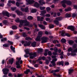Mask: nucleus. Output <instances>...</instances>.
<instances>
[{
    "instance_id": "nucleus-1",
    "label": "nucleus",
    "mask_w": 77,
    "mask_h": 77,
    "mask_svg": "<svg viewBox=\"0 0 77 77\" xmlns=\"http://www.w3.org/2000/svg\"><path fill=\"white\" fill-rule=\"evenodd\" d=\"M25 52H26V54H28L29 55H30V58L31 59H33L34 57H36V53H29V50L28 49H26L25 50Z\"/></svg>"
},
{
    "instance_id": "nucleus-2",
    "label": "nucleus",
    "mask_w": 77,
    "mask_h": 77,
    "mask_svg": "<svg viewBox=\"0 0 77 77\" xmlns=\"http://www.w3.org/2000/svg\"><path fill=\"white\" fill-rule=\"evenodd\" d=\"M25 23H26L25 25V26H29V22H27V20H21L20 21V24H21V25H23V24H24Z\"/></svg>"
},
{
    "instance_id": "nucleus-3",
    "label": "nucleus",
    "mask_w": 77,
    "mask_h": 77,
    "mask_svg": "<svg viewBox=\"0 0 77 77\" xmlns=\"http://www.w3.org/2000/svg\"><path fill=\"white\" fill-rule=\"evenodd\" d=\"M48 38L46 37H42L41 38V43L42 44L43 43H45L47 42Z\"/></svg>"
},
{
    "instance_id": "nucleus-4",
    "label": "nucleus",
    "mask_w": 77,
    "mask_h": 77,
    "mask_svg": "<svg viewBox=\"0 0 77 77\" xmlns=\"http://www.w3.org/2000/svg\"><path fill=\"white\" fill-rule=\"evenodd\" d=\"M2 71L4 74H5L6 75H7V74H8V72L9 71V69L7 68L3 69H2Z\"/></svg>"
},
{
    "instance_id": "nucleus-5",
    "label": "nucleus",
    "mask_w": 77,
    "mask_h": 77,
    "mask_svg": "<svg viewBox=\"0 0 77 77\" xmlns=\"http://www.w3.org/2000/svg\"><path fill=\"white\" fill-rule=\"evenodd\" d=\"M61 35L62 36H68L69 37L70 36V35L68 33L65 34V33L64 31H63L62 32Z\"/></svg>"
},
{
    "instance_id": "nucleus-6",
    "label": "nucleus",
    "mask_w": 77,
    "mask_h": 77,
    "mask_svg": "<svg viewBox=\"0 0 77 77\" xmlns=\"http://www.w3.org/2000/svg\"><path fill=\"white\" fill-rule=\"evenodd\" d=\"M2 14L4 15H6L7 17H9V15H10V14H9L8 11H5L3 12Z\"/></svg>"
},
{
    "instance_id": "nucleus-7",
    "label": "nucleus",
    "mask_w": 77,
    "mask_h": 77,
    "mask_svg": "<svg viewBox=\"0 0 77 77\" xmlns=\"http://www.w3.org/2000/svg\"><path fill=\"white\" fill-rule=\"evenodd\" d=\"M26 2H28L29 5H31L35 2V1L33 0H26Z\"/></svg>"
},
{
    "instance_id": "nucleus-8",
    "label": "nucleus",
    "mask_w": 77,
    "mask_h": 77,
    "mask_svg": "<svg viewBox=\"0 0 77 77\" xmlns=\"http://www.w3.org/2000/svg\"><path fill=\"white\" fill-rule=\"evenodd\" d=\"M77 48H76L73 50L72 51H71L72 54H72L73 56H74L75 55V54H74V53H77Z\"/></svg>"
},
{
    "instance_id": "nucleus-9",
    "label": "nucleus",
    "mask_w": 77,
    "mask_h": 77,
    "mask_svg": "<svg viewBox=\"0 0 77 77\" xmlns=\"http://www.w3.org/2000/svg\"><path fill=\"white\" fill-rule=\"evenodd\" d=\"M67 29L72 30V31H74V27L72 26H69L67 27Z\"/></svg>"
},
{
    "instance_id": "nucleus-10",
    "label": "nucleus",
    "mask_w": 77,
    "mask_h": 77,
    "mask_svg": "<svg viewBox=\"0 0 77 77\" xmlns=\"http://www.w3.org/2000/svg\"><path fill=\"white\" fill-rule=\"evenodd\" d=\"M30 42L26 41L25 44H24V46L25 47H27V46H30Z\"/></svg>"
},
{
    "instance_id": "nucleus-11",
    "label": "nucleus",
    "mask_w": 77,
    "mask_h": 77,
    "mask_svg": "<svg viewBox=\"0 0 77 77\" xmlns=\"http://www.w3.org/2000/svg\"><path fill=\"white\" fill-rule=\"evenodd\" d=\"M54 22L56 24V25H57V26H59V21L57 20L56 19V20H55L54 21Z\"/></svg>"
},
{
    "instance_id": "nucleus-12",
    "label": "nucleus",
    "mask_w": 77,
    "mask_h": 77,
    "mask_svg": "<svg viewBox=\"0 0 77 77\" xmlns=\"http://www.w3.org/2000/svg\"><path fill=\"white\" fill-rule=\"evenodd\" d=\"M16 12L17 13V15H23V13L21 11H19L18 10H16Z\"/></svg>"
},
{
    "instance_id": "nucleus-13",
    "label": "nucleus",
    "mask_w": 77,
    "mask_h": 77,
    "mask_svg": "<svg viewBox=\"0 0 77 77\" xmlns=\"http://www.w3.org/2000/svg\"><path fill=\"white\" fill-rule=\"evenodd\" d=\"M16 59L17 60H18V61H17V62H16V64L17 65H18V64L19 63H20V60H21V57H20V58H18V57H17L16 58Z\"/></svg>"
},
{
    "instance_id": "nucleus-14",
    "label": "nucleus",
    "mask_w": 77,
    "mask_h": 77,
    "mask_svg": "<svg viewBox=\"0 0 77 77\" xmlns=\"http://www.w3.org/2000/svg\"><path fill=\"white\" fill-rule=\"evenodd\" d=\"M57 65H62V66H63V61H61V62H59L57 63Z\"/></svg>"
},
{
    "instance_id": "nucleus-15",
    "label": "nucleus",
    "mask_w": 77,
    "mask_h": 77,
    "mask_svg": "<svg viewBox=\"0 0 77 77\" xmlns=\"http://www.w3.org/2000/svg\"><path fill=\"white\" fill-rule=\"evenodd\" d=\"M38 25L39 27H41V29H45V27L42 24H38Z\"/></svg>"
},
{
    "instance_id": "nucleus-16",
    "label": "nucleus",
    "mask_w": 77,
    "mask_h": 77,
    "mask_svg": "<svg viewBox=\"0 0 77 77\" xmlns=\"http://www.w3.org/2000/svg\"><path fill=\"white\" fill-rule=\"evenodd\" d=\"M34 6H35V7H36V8H39V5L38 4V3L37 2H35V3Z\"/></svg>"
},
{
    "instance_id": "nucleus-17",
    "label": "nucleus",
    "mask_w": 77,
    "mask_h": 77,
    "mask_svg": "<svg viewBox=\"0 0 77 77\" xmlns=\"http://www.w3.org/2000/svg\"><path fill=\"white\" fill-rule=\"evenodd\" d=\"M41 37L40 36H38L37 38H35V40L36 41H41V39L40 38Z\"/></svg>"
},
{
    "instance_id": "nucleus-18",
    "label": "nucleus",
    "mask_w": 77,
    "mask_h": 77,
    "mask_svg": "<svg viewBox=\"0 0 77 77\" xmlns=\"http://www.w3.org/2000/svg\"><path fill=\"white\" fill-rule=\"evenodd\" d=\"M73 71L74 70L72 69H69V74H72Z\"/></svg>"
},
{
    "instance_id": "nucleus-19",
    "label": "nucleus",
    "mask_w": 77,
    "mask_h": 77,
    "mask_svg": "<svg viewBox=\"0 0 77 77\" xmlns=\"http://www.w3.org/2000/svg\"><path fill=\"white\" fill-rule=\"evenodd\" d=\"M43 51V50L42 48H39L38 49V53H41Z\"/></svg>"
},
{
    "instance_id": "nucleus-20",
    "label": "nucleus",
    "mask_w": 77,
    "mask_h": 77,
    "mask_svg": "<svg viewBox=\"0 0 77 77\" xmlns=\"http://www.w3.org/2000/svg\"><path fill=\"white\" fill-rule=\"evenodd\" d=\"M13 62H14V58H12L11 60H10L9 61V63H11V65L12 64Z\"/></svg>"
},
{
    "instance_id": "nucleus-21",
    "label": "nucleus",
    "mask_w": 77,
    "mask_h": 77,
    "mask_svg": "<svg viewBox=\"0 0 77 77\" xmlns=\"http://www.w3.org/2000/svg\"><path fill=\"white\" fill-rule=\"evenodd\" d=\"M36 43L35 42H32L31 44V45H32V47H35V46H36Z\"/></svg>"
},
{
    "instance_id": "nucleus-22",
    "label": "nucleus",
    "mask_w": 77,
    "mask_h": 77,
    "mask_svg": "<svg viewBox=\"0 0 77 77\" xmlns=\"http://www.w3.org/2000/svg\"><path fill=\"white\" fill-rule=\"evenodd\" d=\"M66 18H69V17H71V14H66Z\"/></svg>"
},
{
    "instance_id": "nucleus-23",
    "label": "nucleus",
    "mask_w": 77,
    "mask_h": 77,
    "mask_svg": "<svg viewBox=\"0 0 77 77\" xmlns=\"http://www.w3.org/2000/svg\"><path fill=\"white\" fill-rule=\"evenodd\" d=\"M66 4L68 5H71L72 2L70 1H67Z\"/></svg>"
},
{
    "instance_id": "nucleus-24",
    "label": "nucleus",
    "mask_w": 77,
    "mask_h": 77,
    "mask_svg": "<svg viewBox=\"0 0 77 77\" xmlns=\"http://www.w3.org/2000/svg\"><path fill=\"white\" fill-rule=\"evenodd\" d=\"M74 42L73 40H69V43L70 45H72L73 44H74Z\"/></svg>"
},
{
    "instance_id": "nucleus-25",
    "label": "nucleus",
    "mask_w": 77,
    "mask_h": 77,
    "mask_svg": "<svg viewBox=\"0 0 77 77\" xmlns=\"http://www.w3.org/2000/svg\"><path fill=\"white\" fill-rule=\"evenodd\" d=\"M3 23L4 24L6 25L7 24H8L9 23L8 22V21L7 20H4L3 21Z\"/></svg>"
},
{
    "instance_id": "nucleus-26",
    "label": "nucleus",
    "mask_w": 77,
    "mask_h": 77,
    "mask_svg": "<svg viewBox=\"0 0 77 77\" xmlns=\"http://www.w3.org/2000/svg\"><path fill=\"white\" fill-rule=\"evenodd\" d=\"M30 69H28L26 71L24 72L26 74H28V72H30Z\"/></svg>"
},
{
    "instance_id": "nucleus-27",
    "label": "nucleus",
    "mask_w": 77,
    "mask_h": 77,
    "mask_svg": "<svg viewBox=\"0 0 77 77\" xmlns=\"http://www.w3.org/2000/svg\"><path fill=\"white\" fill-rule=\"evenodd\" d=\"M27 19L29 20H32L33 19V17L31 16H28L27 17Z\"/></svg>"
},
{
    "instance_id": "nucleus-28",
    "label": "nucleus",
    "mask_w": 77,
    "mask_h": 77,
    "mask_svg": "<svg viewBox=\"0 0 77 77\" xmlns=\"http://www.w3.org/2000/svg\"><path fill=\"white\" fill-rule=\"evenodd\" d=\"M67 1L66 0H64L61 2V3L62 4H65V3H67Z\"/></svg>"
},
{
    "instance_id": "nucleus-29",
    "label": "nucleus",
    "mask_w": 77,
    "mask_h": 77,
    "mask_svg": "<svg viewBox=\"0 0 77 77\" xmlns=\"http://www.w3.org/2000/svg\"><path fill=\"white\" fill-rule=\"evenodd\" d=\"M38 36L40 37H42V32L40 31L38 32Z\"/></svg>"
},
{
    "instance_id": "nucleus-30",
    "label": "nucleus",
    "mask_w": 77,
    "mask_h": 77,
    "mask_svg": "<svg viewBox=\"0 0 77 77\" xmlns=\"http://www.w3.org/2000/svg\"><path fill=\"white\" fill-rule=\"evenodd\" d=\"M54 25L53 24H51L49 25V28L50 29H52V28H54Z\"/></svg>"
},
{
    "instance_id": "nucleus-31",
    "label": "nucleus",
    "mask_w": 77,
    "mask_h": 77,
    "mask_svg": "<svg viewBox=\"0 0 77 77\" xmlns=\"http://www.w3.org/2000/svg\"><path fill=\"white\" fill-rule=\"evenodd\" d=\"M36 11H37V9H33L31 11V12H32V13H35L36 12Z\"/></svg>"
},
{
    "instance_id": "nucleus-32",
    "label": "nucleus",
    "mask_w": 77,
    "mask_h": 77,
    "mask_svg": "<svg viewBox=\"0 0 77 77\" xmlns=\"http://www.w3.org/2000/svg\"><path fill=\"white\" fill-rule=\"evenodd\" d=\"M25 39L26 40H32V38H31L28 37H26L25 38Z\"/></svg>"
},
{
    "instance_id": "nucleus-33",
    "label": "nucleus",
    "mask_w": 77,
    "mask_h": 77,
    "mask_svg": "<svg viewBox=\"0 0 77 77\" xmlns=\"http://www.w3.org/2000/svg\"><path fill=\"white\" fill-rule=\"evenodd\" d=\"M56 20H57L58 21H60V20H62V17H58L56 18Z\"/></svg>"
},
{
    "instance_id": "nucleus-34",
    "label": "nucleus",
    "mask_w": 77,
    "mask_h": 77,
    "mask_svg": "<svg viewBox=\"0 0 77 77\" xmlns=\"http://www.w3.org/2000/svg\"><path fill=\"white\" fill-rule=\"evenodd\" d=\"M51 63H52V65L53 66H54L56 65V62L51 61Z\"/></svg>"
},
{
    "instance_id": "nucleus-35",
    "label": "nucleus",
    "mask_w": 77,
    "mask_h": 77,
    "mask_svg": "<svg viewBox=\"0 0 77 77\" xmlns=\"http://www.w3.org/2000/svg\"><path fill=\"white\" fill-rule=\"evenodd\" d=\"M1 41L2 42H4V41H7V38H3L2 39H1Z\"/></svg>"
},
{
    "instance_id": "nucleus-36",
    "label": "nucleus",
    "mask_w": 77,
    "mask_h": 77,
    "mask_svg": "<svg viewBox=\"0 0 77 77\" xmlns=\"http://www.w3.org/2000/svg\"><path fill=\"white\" fill-rule=\"evenodd\" d=\"M16 65H17L16 66L17 68H20L21 66L20 65V63H19L18 64H17V63H16Z\"/></svg>"
},
{
    "instance_id": "nucleus-37",
    "label": "nucleus",
    "mask_w": 77,
    "mask_h": 77,
    "mask_svg": "<svg viewBox=\"0 0 77 77\" xmlns=\"http://www.w3.org/2000/svg\"><path fill=\"white\" fill-rule=\"evenodd\" d=\"M77 16V14L75 13H73L72 14V17L73 18H75V17Z\"/></svg>"
},
{
    "instance_id": "nucleus-38",
    "label": "nucleus",
    "mask_w": 77,
    "mask_h": 77,
    "mask_svg": "<svg viewBox=\"0 0 77 77\" xmlns=\"http://www.w3.org/2000/svg\"><path fill=\"white\" fill-rule=\"evenodd\" d=\"M3 47H9V44H4L3 45Z\"/></svg>"
},
{
    "instance_id": "nucleus-39",
    "label": "nucleus",
    "mask_w": 77,
    "mask_h": 77,
    "mask_svg": "<svg viewBox=\"0 0 77 77\" xmlns=\"http://www.w3.org/2000/svg\"><path fill=\"white\" fill-rule=\"evenodd\" d=\"M61 41L62 42L65 43V42H66V40L64 38H63L61 40Z\"/></svg>"
},
{
    "instance_id": "nucleus-40",
    "label": "nucleus",
    "mask_w": 77,
    "mask_h": 77,
    "mask_svg": "<svg viewBox=\"0 0 77 77\" xmlns=\"http://www.w3.org/2000/svg\"><path fill=\"white\" fill-rule=\"evenodd\" d=\"M39 8L41 10H44L45 9V7H40Z\"/></svg>"
},
{
    "instance_id": "nucleus-41",
    "label": "nucleus",
    "mask_w": 77,
    "mask_h": 77,
    "mask_svg": "<svg viewBox=\"0 0 77 77\" xmlns=\"http://www.w3.org/2000/svg\"><path fill=\"white\" fill-rule=\"evenodd\" d=\"M24 11L25 12H28L29 11V8H28V7L26 8L25 9Z\"/></svg>"
},
{
    "instance_id": "nucleus-42",
    "label": "nucleus",
    "mask_w": 77,
    "mask_h": 77,
    "mask_svg": "<svg viewBox=\"0 0 77 77\" xmlns=\"http://www.w3.org/2000/svg\"><path fill=\"white\" fill-rule=\"evenodd\" d=\"M51 8L50 7H48L46 8V10L47 11V12H48L50 11Z\"/></svg>"
},
{
    "instance_id": "nucleus-43",
    "label": "nucleus",
    "mask_w": 77,
    "mask_h": 77,
    "mask_svg": "<svg viewBox=\"0 0 77 77\" xmlns=\"http://www.w3.org/2000/svg\"><path fill=\"white\" fill-rule=\"evenodd\" d=\"M72 50H73L72 48L71 47H70L68 50V51L69 52V51H72Z\"/></svg>"
},
{
    "instance_id": "nucleus-44",
    "label": "nucleus",
    "mask_w": 77,
    "mask_h": 77,
    "mask_svg": "<svg viewBox=\"0 0 77 77\" xmlns=\"http://www.w3.org/2000/svg\"><path fill=\"white\" fill-rule=\"evenodd\" d=\"M12 29H17V27L16 26H12Z\"/></svg>"
},
{
    "instance_id": "nucleus-45",
    "label": "nucleus",
    "mask_w": 77,
    "mask_h": 77,
    "mask_svg": "<svg viewBox=\"0 0 77 77\" xmlns=\"http://www.w3.org/2000/svg\"><path fill=\"white\" fill-rule=\"evenodd\" d=\"M54 51L55 52H57V47L54 48Z\"/></svg>"
},
{
    "instance_id": "nucleus-46",
    "label": "nucleus",
    "mask_w": 77,
    "mask_h": 77,
    "mask_svg": "<svg viewBox=\"0 0 77 77\" xmlns=\"http://www.w3.org/2000/svg\"><path fill=\"white\" fill-rule=\"evenodd\" d=\"M49 61L48 60L46 59L45 60V63L47 65H48L49 63Z\"/></svg>"
},
{
    "instance_id": "nucleus-47",
    "label": "nucleus",
    "mask_w": 77,
    "mask_h": 77,
    "mask_svg": "<svg viewBox=\"0 0 77 77\" xmlns=\"http://www.w3.org/2000/svg\"><path fill=\"white\" fill-rule=\"evenodd\" d=\"M46 13V11L45 10L41 11V14H45Z\"/></svg>"
},
{
    "instance_id": "nucleus-48",
    "label": "nucleus",
    "mask_w": 77,
    "mask_h": 77,
    "mask_svg": "<svg viewBox=\"0 0 77 77\" xmlns=\"http://www.w3.org/2000/svg\"><path fill=\"white\" fill-rule=\"evenodd\" d=\"M15 21L17 23H19V22H20V19L19 18H17L16 20H15Z\"/></svg>"
},
{
    "instance_id": "nucleus-49",
    "label": "nucleus",
    "mask_w": 77,
    "mask_h": 77,
    "mask_svg": "<svg viewBox=\"0 0 77 77\" xmlns=\"http://www.w3.org/2000/svg\"><path fill=\"white\" fill-rule=\"evenodd\" d=\"M48 54L49 55V56H51L52 55V53L51 51H49L48 52Z\"/></svg>"
},
{
    "instance_id": "nucleus-50",
    "label": "nucleus",
    "mask_w": 77,
    "mask_h": 77,
    "mask_svg": "<svg viewBox=\"0 0 77 77\" xmlns=\"http://www.w3.org/2000/svg\"><path fill=\"white\" fill-rule=\"evenodd\" d=\"M59 71H60V69H57L56 70H54V72H59Z\"/></svg>"
},
{
    "instance_id": "nucleus-51",
    "label": "nucleus",
    "mask_w": 77,
    "mask_h": 77,
    "mask_svg": "<svg viewBox=\"0 0 77 77\" xmlns=\"http://www.w3.org/2000/svg\"><path fill=\"white\" fill-rule=\"evenodd\" d=\"M16 6H17V7H18V6H20V4L18 2H17L16 3Z\"/></svg>"
},
{
    "instance_id": "nucleus-52",
    "label": "nucleus",
    "mask_w": 77,
    "mask_h": 77,
    "mask_svg": "<svg viewBox=\"0 0 77 77\" xmlns=\"http://www.w3.org/2000/svg\"><path fill=\"white\" fill-rule=\"evenodd\" d=\"M57 58H54L52 59V62H55L57 60Z\"/></svg>"
},
{
    "instance_id": "nucleus-53",
    "label": "nucleus",
    "mask_w": 77,
    "mask_h": 77,
    "mask_svg": "<svg viewBox=\"0 0 77 77\" xmlns=\"http://www.w3.org/2000/svg\"><path fill=\"white\" fill-rule=\"evenodd\" d=\"M39 2L40 3L39 5H40V6H42L43 5V4L42 3V2L41 0L39 1Z\"/></svg>"
},
{
    "instance_id": "nucleus-54",
    "label": "nucleus",
    "mask_w": 77,
    "mask_h": 77,
    "mask_svg": "<svg viewBox=\"0 0 77 77\" xmlns=\"http://www.w3.org/2000/svg\"><path fill=\"white\" fill-rule=\"evenodd\" d=\"M23 37H26L27 35H26V33H24L23 34Z\"/></svg>"
},
{
    "instance_id": "nucleus-55",
    "label": "nucleus",
    "mask_w": 77,
    "mask_h": 77,
    "mask_svg": "<svg viewBox=\"0 0 77 77\" xmlns=\"http://www.w3.org/2000/svg\"><path fill=\"white\" fill-rule=\"evenodd\" d=\"M37 20L38 21H42V20L40 19V17H39V16H38L37 17Z\"/></svg>"
},
{
    "instance_id": "nucleus-56",
    "label": "nucleus",
    "mask_w": 77,
    "mask_h": 77,
    "mask_svg": "<svg viewBox=\"0 0 77 77\" xmlns=\"http://www.w3.org/2000/svg\"><path fill=\"white\" fill-rule=\"evenodd\" d=\"M53 17H57V14L56 13H54Z\"/></svg>"
},
{
    "instance_id": "nucleus-57",
    "label": "nucleus",
    "mask_w": 77,
    "mask_h": 77,
    "mask_svg": "<svg viewBox=\"0 0 77 77\" xmlns=\"http://www.w3.org/2000/svg\"><path fill=\"white\" fill-rule=\"evenodd\" d=\"M77 47V45L76 44H74V45L73 46L72 48H75Z\"/></svg>"
},
{
    "instance_id": "nucleus-58",
    "label": "nucleus",
    "mask_w": 77,
    "mask_h": 77,
    "mask_svg": "<svg viewBox=\"0 0 77 77\" xmlns=\"http://www.w3.org/2000/svg\"><path fill=\"white\" fill-rule=\"evenodd\" d=\"M8 43H9L10 44H11V45H12V44H13V43L12 42H11V41H9V40H8Z\"/></svg>"
},
{
    "instance_id": "nucleus-59",
    "label": "nucleus",
    "mask_w": 77,
    "mask_h": 77,
    "mask_svg": "<svg viewBox=\"0 0 77 77\" xmlns=\"http://www.w3.org/2000/svg\"><path fill=\"white\" fill-rule=\"evenodd\" d=\"M42 59L43 60H45L46 59V58L45 57L43 56L42 57Z\"/></svg>"
},
{
    "instance_id": "nucleus-60",
    "label": "nucleus",
    "mask_w": 77,
    "mask_h": 77,
    "mask_svg": "<svg viewBox=\"0 0 77 77\" xmlns=\"http://www.w3.org/2000/svg\"><path fill=\"white\" fill-rule=\"evenodd\" d=\"M16 70H17V69L15 68H14L12 69V71L13 72H15V71H16Z\"/></svg>"
},
{
    "instance_id": "nucleus-61",
    "label": "nucleus",
    "mask_w": 77,
    "mask_h": 77,
    "mask_svg": "<svg viewBox=\"0 0 77 77\" xmlns=\"http://www.w3.org/2000/svg\"><path fill=\"white\" fill-rule=\"evenodd\" d=\"M11 50H12V51H13V52L14 53H15V48H13L11 49Z\"/></svg>"
},
{
    "instance_id": "nucleus-62",
    "label": "nucleus",
    "mask_w": 77,
    "mask_h": 77,
    "mask_svg": "<svg viewBox=\"0 0 77 77\" xmlns=\"http://www.w3.org/2000/svg\"><path fill=\"white\" fill-rule=\"evenodd\" d=\"M45 16L47 17H50V14H47L45 15Z\"/></svg>"
},
{
    "instance_id": "nucleus-63",
    "label": "nucleus",
    "mask_w": 77,
    "mask_h": 77,
    "mask_svg": "<svg viewBox=\"0 0 77 77\" xmlns=\"http://www.w3.org/2000/svg\"><path fill=\"white\" fill-rule=\"evenodd\" d=\"M27 54H26L24 55V57H25L27 58L29 57V56H28Z\"/></svg>"
},
{
    "instance_id": "nucleus-64",
    "label": "nucleus",
    "mask_w": 77,
    "mask_h": 77,
    "mask_svg": "<svg viewBox=\"0 0 77 77\" xmlns=\"http://www.w3.org/2000/svg\"><path fill=\"white\" fill-rule=\"evenodd\" d=\"M11 10H12V11H14L15 10V9H17V8L16 7H14V8H11Z\"/></svg>"
}]
</instances>
